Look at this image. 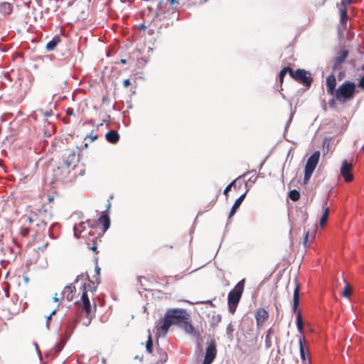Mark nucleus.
<instances>
[{"label": "nucleus", "mask_w": 364, "mask_h": 364, "mask_svg": "<svg viewBox=\"0 0 364 364\" xmlns=\"http://www.w3.org/2000/svg\"><path fill=\"white\" fill-rule=\"evenodd\" d=\"M51 218L50 212L43 208L36 212L32 211L31 215H23L19 219L21 235L26 237L30 232L38 234L45 231Z\"/></svg>", "instance_id": "obj_1"}, {"label": "nucleus", "mask_w": 364, "mask_h": 364, "mask_svg": "<svg viewBox=\"0 0 364 364\" xmlns=\"http://www.w3.org/2000/svg\"><path fill=\"white\" fill-rule=\"evenodd\" d=\"M295 283L296 287L293 294L291 310L293 312L296 313V326L298 331L300 333V336H299V353L302 362L306 364L307 358H309V350L308 347H306L304 344V336L303 335V321L301 310L299 309L300 287L296 281H295Z\"/></svg>", "instance_id": "obj_2"}, {"label": "nucleus", "mask_w": 364, "mask_h": 364, "mask_svg": "<svg viewBox=\"0 0 364 364\" xmlns=\"http://www.w3.org/2000/svg\"><path fill=\"white\" fill-rule=\"evenodd\" d=\"M189 318L190 315L184 309H169L164 314L162 325L159 329L165 335L172 324L179 326L184 320H188Z\"/></svg>", "instance_id": "obj_3"}, {"label": "nucleus", "mask_w": 364, "mask_h": 364, "mask_svg": "<svg viewBox=\"0 0 364 364\" xmlns=\"http://www.w3.org/2000/svg\"><path fill=\"white\" fill-rule=\"evenodd\" d=\"M355 84L350 81H345L335 92L336 99L341 103L352 100L355 92Z\"/></svg>", "instance_id": "obj_4"}, {"label": "nucleus", "mask_w": 364, "mask_h": 364, "mask_svg": "<svg viewBox=\"0 0 364 364\" xmlns=\"http://www.w3.org/2000/svg\"><path fill=\"white\" fill-rule=\"evenodd\" d=\"M245 282V279L240 280L235 286V287L228 293V303L229 310L231 313L235 312L236 307L240 300V298L244 290Z\"/></svg>", "instance_id": "obj_5"}, {"label": "nucleus", "mask_w": 364, "mask_h": 364, "mask_svg": "<svg viewBox=\"0 0 364 364\" xmlns=\"http://www.w3.org/2000/svg\"><path fill=\"white\" fill-rule=\"evenodd\" d=\"M291 77L306 87H310L312 82L311 73L302 69H297L296 71L292 70Z\"/></svg>", "instance_id": "obj_6"}, {"label": "nucleus", "mask_w": 364, "mask_h": 364, "mask_svg": "<svg viewBox=\"0 0 364 364\" xmlns=\"http://www.w3.org/2000/svg\"><path fill=\"white\" fill-rule=\"evenodd\" d=\"M352 168L351 164H349L346 160L343 161L341 166V173L346 182H350L353 180V176L351 173Z\"/></svg>", "instance_id": "obj_7"}, {"label": "nucleus", "mask_w": 364, "mask_h": 364, "mask_svg": "<svg viewBox=\"0 0 364 364\" xmlns=\"http://www.w3.org/2000/svg\"><path fill=\"white\" fill-rule=\"evenodd\" d=\"M216 356V346L212 342L210 343L205 351V358L203 360V364H210L215 359Z\"/></svg>", "instance_id": "obj_8"}, {"label": "nucleus", "mask_w": 364, "mask_h": 364, "mask_svg": "<svg viewBox=\"0 0 364 364\" xmlns=\"http://www.w3.org/2000/svg\"><path fill=\"white\" fill-rule=\"evenodd\" d=\"M319 158H320V151H314L310 156V157L308 159L306 166H305V169L314 172L318 163Z\"/></svg>", "instance_id": "obj_9"}, {"label": "nucleus", "mask_w": 364, "mask_h": 364, "mask_svg": "<svg viewBox=\"0 0 364 364\" xmlns=\"http://www.w3.org/2000/svg\"><path fill=\"white\" fill-rule=\"evenodd\" d=\"M269 318V313L264 308H259L255 312V318L257 325L258 326H262Z\"/></svg>", "instance_id": "obj_10"}, {"label": "nucleus", "mask_w": 364, "mask_h": 364, "mask_svg": "<svg viewBox=\"0 0 364 364\" xmlns=\"http://www.w3.org/2000/svg\"><path fill=\"white\" fill-rule=\"evenodd\" d=\"M326 85L328 93L333 95L336 92V80L333 75H330L326 77Z\"/></svg>", "instance_id": "obj_11"}, {"label": "nucleus", "mask_w": 364, "mask_h": 364, "mask_svg": "<svg viewBox=\"0 0 364 364\" xmlns=\"http://www.w3.org/2000/svg\"><path fill=\"white\" fill-rule=\"evenodd\" d=\"M79 160L78 155L75 151H70L68 154L64 159V164L66 167H70Z\"/></svg>", "instance_id": "obj_12"}, {"label": "nucleus", "mask_w": 364, "mask_h": 364, "mask_svg": "<svg viewBox=\"0 0 364 364\" xmlns=\"http://www.w3.org/2000/svg\"><path fill=\"white\" fill-rule=\"evenodd\" d=\"M81 300L82 301L83 309L85 312V314L86 316H89L91 314L92 307L88 296L85 291H83L81 296Z\"/></svg>", "instance_id": "obj_13"}, {"label": "nucleus", "mask_w": 364, "mask_h": 364, "mask_svg": "<svg viewBox=\"0 0 364 364\" xmlns=\"http://www.w3.org/2000/svg\"><path fill=\"white\" fill-rule=\"evenodd\" d=\"M249 172H246L243 173L242 176H240L238 178H237L235 180H234L232 182H231L224 190L223 193L228 197V192L231 189L232 187H236L237 183L239 184V187H241L242 185V181L240 180L242 177H245Z\"/></svg>", "instance_id": "obj_14"}, {"label": "nucleus", "mask_w": 364, "mask_h": 364, "mask_svg": "<svg viewBox=\"0 0 364 364\" xmlns=\"http://www.w3.org/2000/svg\"><path fill=\"white\" fill-rule=\"evenodd\" d=\"M75 291V287L73 284H70L67 285L63 291H62V294L64 297L67 299L68 301H71L73 297V292Z\"/></svg>", "instance_id": "obj_15"}, {"label": "nucleus", "mask_w": 364, "mask_h": 364, "mask_svg": "<svg viewBox=\"0 0 364 364\" xmlns=\"http://www.w3.org/2000/svg\"><path fill=\"white\" fill-rule=\"evenodd\" d=\"M247 189L245 193H244L243 194H242L234 203L231 210H230V214H229V218L232 217L237 211V210L239 208V207L240 206L242 202L243 201V200L245 199V196H246V193L247 192Z\"/></svg>", "instance_id": "obj_16"}, {"label": "nucleus", "mask_w": 364, "mask_h": 364, "mask_svg": "<svg viewBox=\"0 0 364 364\" xmlns=\"http://www.w3.org/2000/svg\"><path fill=\"white\" fill-rule=\"evenodd\" d=\"M13 10V6L9 2H1L0 3V14L6 16L11 13Z\"/></svg>", "instance_id": "obj_17"}, {"label": "nucleus", "mask_w": 364, "mask_h": 364, "mask_svg": "<svg viewBox=\"0 0 364 364\" xmlns=\"http://www.w3.org/2000/svg\"><path fill=\"white\" fill-rule=\"evenodd\" d=\"M106 139L112 143L115 144L117 143L119 139V135L116 131H109L105 135Z\"/></svg>", "instance_id": "obj_18"}, {"label": "nucleus", "mask_w": 364, "mask_h": 364, "mask_svg": "<svg viewBox=\"0 0 364 364\" xmlns=\"http://www.w3.org/2000/svg\"><path fill=\"white\" fill-rule=\"evenodd\" d=\"M65 343H66V340L64 339L63 338H60L59 342L58 343H56L55 346L53 347V348L50 350V353L53 355H56L58 353L61 351V350L63 348Z\"/></svg>", "instance_id": "obj_19"}, {"label": "nucleus", "mask_w": 364, "mask_h": 364, "mask_svg": "<svg viewBox=\"0 0 364 364\" xmlns=\"http://www.w3.org/2000/svg\"><path fill=\"white\" fill-rule=\"evenodd\" d=\"M60 42V37L58 35L55 36L46 45V49L48 51L53 50L57 45Z\"/></svg>", "instance_id": "obj_20"}, {"label": "nucleus", "mask_w": 364, "mask_h": 364, "mask_svg": "<svg viewBox=\"0 0 364 364\" xmlns=\"http://www.w3.org/2000/svg\"><path fill=\"white\" fill-rule=\"evenodd\" d=\"M183 329L188 334H194L195 328L193 325L188 322V320H184L180 325Z\"/></svg>", "instance_id": "obj_21"}, {"label": "nucleus", "mask_w": 364, "mask_h": 364, "mask_svg": "<svg viewBox=\"0 0 364 364\" xmlns=\"http://www.w3.org/2000/svg\"><path fill=\"white\" fill-rule=\"evenodd\" d=\"M99 223L102 225L104 230L106 231L109 228L110 225V220L109 216L106 214H102L99 218Z\"/></svg>", "instance_id": "obj_22"}, {"label": "nucleus", "mask_w": 364, "mask_h": 364, "mask_svg": "<svg viewBox=\"0 0 364 364\" xmlns=\"http://www.w3.org/2000/svg\"><path fill=\"white\" fill-rule=\"evenodd\" d=\"M323 215L319 221V225L321 227H323L326 223V222L328 220L329 208H328V207L326 206V204H325V205L323 206Z\"/></svg>", "instance_id": "obj_23"}, {"label": "nucleus", "mask_w": 364, "mask_h": 364, "mask_svg": "<svg viewBox=\"0 0 364 364\" xmlns=\"http://www.w3.org/2000/svg\"><path fill=\"white\" fill-rule=\"evenodd\" d=\"M348 21V14L346 9H340V23L341 25L346 26Z\"/></svg>", "instance_id": "obj_24"}, {"label": "nucleus", "mask_w": 364, "mask_h": 364, "mask_svg": "<svg viewBox=\"0 0 364 364\" xmlns=\"http://www.w3.org/2000/svg\"><path fill=\"white\" fill-rule=\"evenodd\" d=\"M291 72H292V69L290 68L289 67L284 68L280 71L279 75V81H280L281 83L283 82L284 77L287 75V73H289V75H291Z\"/></svg>", "instance_id": "obj_25"}, {"label": "nucleus", "mask_w": 364, "mask_h": 364, "mask_svg": "<svg viewBox=\"0 0 364 364\" xmlns=\"http://www.w3.org/2000/svg\"><path fill=\"white\" fill-rule=\"evenodd\" d=\"M289 197L291 200L296 201L300 198V193L295 189L291 190L289 193Z\"/></svg>", "instance_id": "obj_26"}, {"label": "nucleus", "mask_w": 364, "mask_h": 364, "mask_svg": "<svg viewBox=\"0 0 364 364\" xmlns=\"http://www.w3.org/2000/svg\"><path fill=\"white\" fill-rule=\"evenodd\" d=\"M348 54V50H343L341 53L336 58V62L338 64L342 63L345 59L347 58Z\"/></svg>", "instance_id": "obj_27"}, {"label": "nucleus", "mask_w": 364, "mask_h": 364, "mask_svg": "<svg viewBox=\"0 0 364 364\" xmlns=\"http://www.w3.org/2000/svg\"><path fill=\"white\" fill-rule=\"evenodd\" d=\"M146 349L149 353H152L153 352V343L151 340V335L150 332L149 333L148 341L146 344Z\"/></svg>", "instance_id": "obj_28"}, {"label": "nucleus", "mask_w": 364, "mask_h": 364, "mask_svg": "<svg viewBox=\"0 0 364 364\" xmlns=\"http://www.w3.org/2000/svg\"><path fill=\"white\" fill-rule=\"evenodd\" d=\"M83 289H84V291H85L86 293L87 291H95L97 289V286H94V285L92 286L90 284H88L87 285L84 284Z\"/></svg>", "instance_id": "obj_29"}, {"label": "nucleus", "mask_w": 364, "mask_h": 364, "mask_svg": "<svg viewBox=\"0 0 364 364\" xmlns=\"http://www.w3.org/2000/svg\"><path fill=\"white\" fill-rule=\"evenodd\" d=\"M312 173H313L312 171L304 169V183H306L307 181H309V180L311 177Z\"/></svg>", "instance_id": "obj_30"}, {"label": "nucleus", "mask_w": 364, "mask_h": 364, "mask_svg": "<svg viewBox=\"0 0 364 364\" xmlns=\"http://www.w3.org/2000/svg\"><path fill=\"white\" fill-rule=\"evenodd\" d=\"M350 294V289L348 284H346L343 292L342 296L344 297H348Z\"/></svg>", "instance_id": "obj_31"}, {"label": "nucleus", "mask_w": 364, "mask_h": 364, "mask_svg": "<svg viewBox=\"0 0 364 364\" xmlns=\"http://www.w3.org/2000/svg\"><path fill=\"white\" fill-rule=\"evenodd\" d=\"M159 354H160V360H161V363L166 362L167 358H168V355H167L166 353L163 351L162 350H161L159 351Z\"/></svg>", "instance_id": "obj_32"}, {"label": "nucleus", "mask_w": 364, "mask_h": 364, "mask_svg": "<svg viewBox=\"0 0 364 364\" xmlns=\"http://www.w3.org/2000/svg\"><path fill=\"white\" fill-rule=\"evenodd\" d=\"M83 225H84V223H82L79 225L74 226L73 230H74V234H75V237H79L77 232V231H80L81 228H83Z\"/></svg>", "instance_id": "obj_33"}, {"label": "nucleus", "mask_w": 364, "mask_h": 364, "mask_svg": "<svg viewBox=\"0 0 364 364\" xmlns=\"http://www.w3.org/2000/svg\"><path fill=\"white\" fill-rule=\"evenodd\" d=\"M168 1L174 9H176L179 5V2L177 0H168Z\"/></svg>", "instance_id": "obj_34"}, {"label": "nucleus", "mask_w": 364, "mask_h": 364, "mask_svg": "<svg viewBox=\"0 0 364 364\" xmlns=\"http://www.w3.org/2000/svg\"><path fill=\"white\" fill-rule=\"evenodd\" d=\"M234 331L233 326L231 323H230L226 328V333L228 336H232V332Z\"/></svg>", "instance_id": "obj_35"}, {"label": "nucleus", "mask_w": 364, "mask_h": 364, "mask_svg": "<svg viewBox=\"0 0 364 364\" xmlns=\"http://www.w3.org/2000/svg\"><path fill=\"white\" fill-rule=\"evenodd\" d=\"M86 317H87V319L82 322V324L85 325V326H87L91 323L92 316H91V315H90L89 316H86Z\"/></svg>", "instance_id": "obj_36"}, {"label": "nucleus", "mask_w": 364, "mask_h": 364, "mask_svg": "<svg viewBox=\"0 0 364 364\" xmlns=\"http://www.w3.org/2000/svg\"><path fill=\"white\" fill-rule=\"evenodd\" d=\"M95 270L96 274L97 275V278L96 279V280H97V282L98 284L100 283L99 279H100V267L97 265L95 268Z\"/></svg>", "instance_id": "obj_37"}, {"label": "nucleus", "mask_w": 364, "mask_h": 364, "mask_svg": "<svg viewBox=\"0 0 364 364\" xmlns=\"http://www.w3.org/2000/svg\"><path fill=\"white\" fill-rule=\"evenodd\" d=\"M309 231H306L305 232V236H304V246H306L307 245V243L309 242Z\"/></svg>", "instance_id": "obj_38"}, {"label": "nucleus", "mask_w": 364, "mask_h": 364, "mask_svg": "<svg viewBox=\"0 0 364 364\" xmlns=\"http://www.w3.org/2000/svg\"><path fill=\"white\" fill-rule=\"evenodd\" d=\"M66 114L68 115H75L74 109L73 108H68L66 110Z\"/></svg>", "instance_id": "obj_39"}, {"label": "nucleus", "mask_w": 364, "mask_h": 364, "mask_svg": "<svg viewBox=\"0 0 364 364\" xmlns=\"http://www.w3.org/2000/svg\"><path fill=\"white\" fill-rule=\"evenodd\" d=\"M51 318H52L51 315H48V316H46V327L48 328H49V326H50L49 321L51 319Z\"/></svg>", "instance_id": "obj_40"}, {"label": "nucleus", "mask_w": 364, "mask_h": 364, "mask_svg": "<svg viewBox=\"0 0 364 364\" xmlns=\"http://www.w3.org/2000/svg\"><path fill=\"white\" fill-rule=\"evenodd\" d=\"M124 86L127 87L130 85V80L129 79H126L123 82Z\"/></svg>", "instance_id": "obj_41"}, {"label": "nucleus", "mask_w": 364, "mask_h": 364, "mask_svg": "<svg viewBox=\"0 0 364 364\" xmlns=\"http://www.w3.org/2000/svg\"><path fill=\"white\" fill-rule=\"evenodd\" d=\"M90 139H91V141H95V139H97V134H92V133H91Z\"/></svg>", "instance_id": "obj_42"}, {"label": "nucleus", "mask_w": 364, "mask_h": 364, "mask_svg": "<svg viewBox=\"0 0 364 364\" xmlns=\"http://www.w3.org/2000/svg\"><path fill=\"white\" fill-rule=\"evenodd\" d=\"M328 105L331 107H334V105H335V100L333 99H331V100H329Z\"/></svg>", "instance_id": "obj_43"}, {"label": "nucleus", "mask_w": 364, "mask_h": 364, "mask_svg": "<svg viewBox=\"0 0 364 364\" xmlns=\"http://www.w3.org/2000/svg\"><path fill=\"white\" fill-rule=\"evenodd\" d=\"M325 144H326V142L324 143V145H325ZM328 146H329V144L328 143V144H326V147H325V146H324V148H323V154H325L326 153H327V152H328Z\"/></svg>", "instance_id": "obj_44"}, {"label": "nucleus", "mask_w": 364, "mask_h": 364, "mask_svg": "<svg viewBox=\"0 0 364 364\" xmlns=\"http://www.w3.org/2000/svg\"><path fill=\"white\" fill-rule=\"evenodd\" d=\"M34 345H35V347H36V352L38 354V355L40 356L41 355V352H40V350L38 348V346L36 343H34Z\"/></svg>", "instance_id": "obj_45"}, {"label": "nucleus", "mask_w": 364, "mask_h": 364, "mask_svg": "<svg viewBox=\"0 0 364 364\" xmlns=\"http://www.w3.org/2000/svg\"><path fill=\"white\" fill-rule=\"evenodd\" d=\"M221 320V316L220 314H218L216 316H215V321H217L218 322H220Z\"/></svg>", "instance_id": "obj_46"}, {"label": "nucleus", "mask_w": 364, "mask_h": 364, "mask_svg": "<svg viewBox=\"0 0 364 364\" xmlns=\"http://www.w3.org/2000/svg\"><path fill=\"white\" fill-rule=\"evenodd\" d=\"M53 301L55 302H58L59 301V299L57 297V294L53 297Z\"/></svg>", "instance_id": "obj_47"}, {"label": "nucleus", "mask_w": 364, "mask_h": 364, "mask_svg": "<svg viewBox=\"0 0 364 364\" xmlns=\"http://www.w3.org/2000/svg\"><path fill=\"white\" fill-rule=\"evenodd\" d=\"M83 277V275H79V276H77V278H76V279L75 280V282H78V280H79V279H80V277Z\"/></svg>", "instance_id": "obj_48"}, {"label": "nucleus", "mask_w": 364, "mask_h": 364, "mask_svg": "<svg viewBox=\"0 0 364 364\" xmlns=\"http://www.w3.org/2000/svg\"><path fill=\"white\" fill-rule=\"evenodd\" d=\"M56 311H57L56 309L53 310L50 315H51V316L54 315L56 313Z\"/></svg>", "instance_id": "obj_49"}, {"label": "nucleus", "mask_w": 364, "mask_h": 364, "mask_svg": "<svg viewBox=\"0 0 364 364\" xmlns=\"http://www.w3.org/2000/svg\"><path fill=\"white\" fill-rule=\"evenodd\" d=\"M45 116H46V117H49V116H50V112H45Z\"/></svg>", "instance_id": "obj_50"}, {"label": "nucleus", "mask_w": 364, "mask_h": 364, "mask_svg": "<svg viewBox=\"0 0 364 364\" xmlns=\"http://www.w3.org/2000/svg\"><path fill=\"white\" fill-rule=\"evenodd\" d=\"M86 279L88 280L89 282L92 283L88 275H86Z\"/></svg>", "instance_id": "obj_51"}, {"label": "nucleus", "mask_w": 364, "mask_h": 364, "mask_svg": "<svg viewBox=\"0 0 364 364\" xmlns=\"http://www.w3.org/2000/svg\"><path fill=\"white\" fill-rule=\"evenodd\" d=\"M121 63H123V64H124V63H126V60H124V59H122V60H121Z\"/></svg>", "instance_id": "obj_52"}, {"label": "nucleus", "mask_w": 364, "mask_h": 364, "mask_svg": "<svg viewBox=\"0 0 364 364\" xmlns=\"http://www.w3.org/2000/svg\"><path fill=\"white\" fill-rule=\"evenodd\" d=\"M145 28H146V26L144 24L141 25V28L144 29Z\"/></svg>", "instance_id": "obj_53"}, {"label": "nucleus", "mask_w": 364, "mask_h": 364, "mask_svg": "<svg viewBox=\"0 0 364 364\" xmlns=\"http://www.w3.org/2000/svg\"><path fill=\"white\" fill-rule=\"evenodd\" d=\"M351 2H352V0H347L348 4H351Z\"/></svg>", "instance_id": "obj_54"}, {"label": "nucleus", "mask_w": 364, "mask_h": 364, "mask_svg": "<svg viewBox=\"0 0 364 364\" xmlns=\"http://www.w3.org/2000/svg\"><path fill=\"white\" fill-rule=\"evenodd\" d=\"M239 184H240V183H237V186H236V187H234V188H240V187H239Z\"/></svg>", "instance_id": "obj_55"}, {"label": "nucleus", "mask_w": 364, "mask_h": 364, "mask_svg": "<svg viewBox=\"0 0 364 364\" xmlns=\"http://www.w3.org/2000/svg\"><path fill=\"white\" fill-rule=\"evenodd\" d=\"M96 249H97V247H95V246H94V247H92V250H94V251H95V250H96Z\"/></svg>", "instance_id": "obj_56"}, {"label": "nucleus", "mask_w": 364, "mask_h": 364, "mask_svg": "<svg viewBox=\"0 0 364 364\" xmlns=\"http://www.w3.org/2000/svg\"><path fill=\"white\" fill-rule=\"evenodd\" d=\"M342 3H343V4H345V0H342Z\"/></svg>", "instance_id": "obj_57"}, {"label": "nucleus", "mask_w": 364, "mask_h": 364, "mask_svg": "<svg viewBox=\"0 0 364 364\" xmlns=\"http://www.w3.org/2000/svg\"><path fill=\"white\" fill-rule=\"evenodd\" d=\"M362 149L364 150V145L363 146Z\"/></svg>", "instance_id": "obj_58"}]
</instances>
